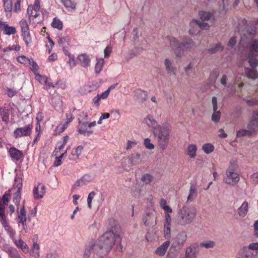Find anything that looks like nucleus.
<instances>
[{
  "label": "nucleus",
  "instance_id": "nucleus-42",
  "mask_svg": "<svg viewBox=\"0 0 258 258\" xmlns=\"http://www.w3.org/2000/svg\"><path fill=\"white\" fill-rule=\"evenodd\" d=\"M215 244V242L211 240L205 241L200 243L199 246L201 247H205L206 248H211L214 247Z\"/></svg>",
  "mask_w": 258,
  "mask_h": 258
},
{
  "label": "nucleus",
  "instance_id": "nucleus-7",
  "mask_svg": "<svg viewBox=\"0 0 258 258\" xmlns=\"http://www.w3.org/2000/svg\"><path fill=\"white\" fill-rule=\"evenodd\" d=\"M92 252L102 256L100 254V251L96 246L95 242L91 241L85 246L82 251V258H89Z\"/></svg>",
  "mask_w": 258,
  "mask_h": 258
},
{
  "label": "nucleus",
  "instance_id": "nucleus-35",
  "mask_svg": "<svg viewBox=\"0 0 258 258\" xmlns=\"http://www.w3.org/2000/svg\"><path fill=\"white\" fill-rule=\"evenodd\" d=\"M214 149L215 147L214 145L211 143L204 144L202 147V150L207 154H209L213 152Z\"/></svg>",
  "mask_w": 258,
  "mask_h": 258
},
{
  "label": "nucleus",
  "instance_id": "nucleus-49",
  "mask_svg": "<svg viewBox=\"0 0 258 258\" xmlns=\"http://www.w3.org/2000/svg\"><path fill=\"white\" fill-rule=\"evenodd\" d=\"M51 26L53 28L60 30L62 28V23L60 20L54 18L51 23Z\"/></svg>",
  "mask_w": 258,
  "mask_h": 258
},
{
  "label": "nucleus",
  "instance_id": "nucleus-37",
  "mask_svg": "<svg viewBox=\"0 0 258 258\" xmlns=\"http://www.w3.org/2000/svg\"><path fill=\"white\" fill-rule=\"evenodd\" d=\"M39 245L36 243L34 242L31 254L34 258H38L39 256Z\"/></svg>",
  "mask_w": 258,
  "mask_h": 258
},
{
  "label": "nucleus",
  "instance_id": "nucleus-33",
  "mask_svg": "<svg viewBox=\"0 0 258 258\" xmlns=\"http://www.w3.org/2000/svg\"><path fill=\"white\" fill-rule=\"evenodd\" d=\"M245 73L247 76L251 79H255L258 76V74L254 67L246 68Z\"/></svg>",
  "mask_w": 258,
  "mask_h": 258
},
{
  "label": "nucleus",
  "instance_id": "nucleus-28",
  "mask_svg": "<svg viewBox=\"0 0 258 258\" xmlns=\"http://www.w3.org/2000/svg\"><path fill=\"white\" fill-rule=\"evenodd\" d=\"M141 156L138 153H134L131 155L129 158V161L132 165H135L140 163L142 161Z\"/></svg>",
  "mask_w": 258,
  "mask_h": 258
},
{
  "label": "nucleus",
  "instance_id": "nucleus-6",
  "mask_svg": "<svg viewBox=\"0 0 258 258\" xmlns=\"http://www.w3.org/2000/svg\"><path fill=\"white\" fill-rule=\"evenodd\" d=\"M258 254L257 251H254L253 243L248 246L240 248L236 254V258H255Z\"/></svg>",
  "mask_w": 258,
  "mask_h": 258
},
{
  "label": "nucleus",
  "instance_id": "nucleus-53",
  "mask_svg": "<svg viewBox=\"0 0 258 258\" xmlns=\"http://www.w3.org/2000/svg\"><path fill=\"white\" fill-rule=\"evenodd\" d=\"M5 230L12 240L15 238L16 231L12 228L11 226L5 229Z\"/></svg>",
  "mask_w": 258,
  "mask_h": 258
},
{
  "label": "nucleus",
  "instance_id": "nucleus-27",
  "mask_svg": "<svg viewBox=\"0 0 258 258\" xmlns=\"http://www.w3.org/2000/svg\"><path fill=\"white\" fill-rule=\"evenodd\" d=\"M198 196L197 188L195 185H191L189 190L186 202L192 201Z\"/></svg>",
  "mask_w": 258,
  "mask_h": 258
},
{
  "label": "nucleus",
  "instance_id": "nucleus-26",
  "mask_svg": "<svg viewBox=\"0 0 258 258\" xmlns=\"http://www.w3.org/2000/svg\"><path fill=\"white\" fill-rule=\"evenodd\" d=\"M197 146L195 144H189L187 146L186 149L187 155L189 156L190 158H194L196 157L197 152Z\"/></svg>",
  "mask_w": 258,
  "mask_h": 258
},
{
  "label": "nucleus",
  "instance_id": "nucleus-29",
  "mask_svg": "<svg viewBox=\"0 0 258 258\" xmlns=\"http://www.w3.org/2000/svg\"><path fill=\"white\" fill-rule=\"evenodd\" d=\"M22 187V179L20 177H16L13 185V187L9 191L14 192V190H21Z\"/></svg>",
  "mask_w": 258,
  "mask_h": 258
},
{
  "label": "nucleus",
  "instance_id": "nucleus-45",
  "mask_svg": "<svg viewBox=\"0 0 258 258\" xmlns=\"http://www.w3.org/2000/svg\"><path fill=\"white\" fill-rule=\"evenodd\" d=\"M252 133L249 130L242 129L240 130L237 132V137H241L243 136H249Z\"/></svg>",
  "mask_w": 258,
  "mask_h": 258
},
{
  "label": "nucleus",
  "instance_id": "nucleus-52",
  "mask_svg": "<svg viewBox=\"0 0 258 258\" xmlns=\"http://www.w3.org/2000/svg\"><path fill=\"white\" fill-rule=\"evenodd\" d=\"M144 146L149 150H153L155 148V146L151 143V141L149 138H146L144 142Z\"/></svg>",
  "mask_w": 258,
  "mask_h": 258
},
{
  "label": "nucleus",
  "instance_id": "nucleus-4",
  "mask_svg": "<svg viewBox=\"0 0 258 258\" xmlns=\"http://www.w3.org/2000/svg\"><path fill=\"white\" fill-rule=\"evenodd\" d=\"M171 127L168 123L161 124L155 128L153 135L156 139L157 146L160 149H166L169 143Z\"/></svg>",
  "mask_w": 258,
  "mask_h": 258
},
{
  "label": "nucleus",
  "instance_id": "nucleus-5",
  "mask_svg": "<svg viewBox=\"0 0 258 258\" xmlns=\"http://www.w3.org/2000/svg\"><path fill=\"white\" fill-rule=\"evenodd\" d=\"M240 180L239 175L236 171L235 166L230 164L226 171L224 181L226 184L234 185L237 184Z\"/></svg>",
  "mask_w": 258,
  "mask_h": 258
},
{
  "label": "nucleus",
  "instance_id": "nucleus-18",
  "mask_svg": "<svg viewBox=\"0 0 258 258\" xmlns=\"http://www.w3.org/2000/svg\"><path fill=\"white\" fill-rule=\"evenodd\" d=\"M31 70L34 74L35 76V78L36 80H37L41 84H44L45 79H46L47 77L40 74L41 72L39 66H32ZM41 73H42L41 72Z\"/></svg>",
  "mask_w": 258,
  "mask_h": 258
},
{
  "label": "nucleus",
  "instance_id": "nucleus-8",
  "mask_svg": "<svg viewBox=\"0 0 258 258\" xmlns=\"http://www.w3.org/2000/svg\"><path fill=\"white\" fill-rule=\"evenodd\" d=\"M190 29L189 30V33L190 34H195L198 32L199 28L207 30L209 28V25L206 22H201L199 20L193 19L189 23Z\"/></svg>",
  "mask_w": 258,
  "mask_h": 258
},
{
  "label": "nucleus",
  "instance_id": "nucleus-16",
  "mask_svg": "<svg viewBox=\"0 0 258 258\" xmlns=\"http://www.w3.org/2000/svg\"><path fill=\"white\" fill-rule=\"evenodd\" d=\"M198 244L197 243L191 245L185 250L186 258H195L199 252Z\"/></svg>",
  "mask_w": 258,
  "mask_h": 258
},
{
  "label": "nucleus",
  "instance_id": "nucleus-10",
  "mask_svg": "<svg viewBox=\"0 0 258 258\" xmlns=\"http://www.w3.org/2000/svg\"><path fill=\"white\" fill-rule=\"evenodd\" d=\"M22 36L26 44L28 45L31 42V38L29 32V26L26 20L22 19L20 21Z\"/></svg>",
  "mask_w": 258,
  "mask_h": 258
},
{
  "label": "nucleus",
  "instance_id": "nucleus-15",
  "mask_svg": "<svg viewBox=\"0 0 258 258\" xmlns=\"http://www.w3.org/2000/svg\"><path fill=\"white\" fill-rule=\"evenodd\" d=\"M247 128L249 129L252 133L258 130V113L253 112L251 119L247 124Z\"/></svg>",
  "mask_w": 258,
  "mask_h": 258
},
{
  "label": "nucleus",
  "instance_id": "nucleus-9",
  "mask_svg": "<svg viewBox=\"0 0 258 258\" xmlns=\"http://www.w3.org/2000/svg\"><path fill=\"white\" fill-rule=\"evenodd\" d=\"M32 128V124H29L23 127H18L14 131L13 136L15 138H19L24 136H29L31 134Z\"/></svg>",
  "mask_w": 258,
  "mask_h": 258
},
{
  "label": "nucleus",
  "instance_id": "nucleus-34",
  "mask_svg": "<svg viewBox=\"0 0 258 258\" xmlns=\"http://www.w3.org/2000/svg\"><path fill=\"white\" fill-rule=\"evenodd\" d=\"M88 123H83L79 127L78 131L81 134L89 136L92 133V131L87 130Z\"/></svg>",
  "mask_w": 258,
  "mask_h": 258
},
{
  "label": "nucleus",
  "instance_id": "nucleus-62",
  "mask_svg": "<svg viewBox=\"0 0 258 258\" xmlns=\"http://www.w3.org/2000/svg\"><path fill=\"white\" fill-rule=\"evenodd\" d=\"M246 102L249 106H253L258 104V99L253 98L250 99L246 100Z\"/></svg>",
  "mask_w": 258,
  "mask_h": 258
},
{
  "label": "nucleus",
  "instance_id": "nucleus-17",
  "mask_svg": "<svg viewBox=\"0 0 258 258\" xmlns=\"http://www.w3.org/2000/svg\"><path fill=\"white\" fill-rule=\"evenodd\" d=\"M134 99L139 102H143L147 98V92L140 89H136L134 92Z\"/></svg>",
  "mask_w": 258,
  "mask_h": 258
},
{
  "label": "nucleus",
  "instance_id": "nucleus-36",
  "mask_svg": "<svg viewBox=\"0 0 258 258\" xmlns=\"http://www.w3.org/2000/svg\"><path fill=\"white\" fill-rule=\"evenodd\" d=\"M4 1V8L5 11L7 13V15L10 14L12 10V1L11 0H3Z\"/></svg>",
  "mask_w": 258,
  "mask_h": 258
},
{
  "label": "nucleus",
  "instance_id": "nucleus-22",
  "mask_svg": "<svg viewBox=\"0 0 258 258\" xmlns=\"http://www.w3.org/2000/svg\"><path fill=\"white\" fill-rule=\"evenodd\" d=\"M154 210L152 208H150L149 210H146V215L143 219L144 223L145 225H148L151 223L154 220Z\"/></svg>",
  "mask_w": 258,
  "mask_h": 258
},
{
  "label": "nucleus",
  "instance_id": "nucleus-46",
  "mask_svg": "<svg viewBox=\"0 0 258 258\" xmlns=\"http://www.w3.org/2000/svg\"><path fill=\"white\" fill-rule=\"evenodd\" d=\"M223 48V46H222L220 43H217L215 45H212L209 49V51L211 53H215L219 50H222Z\"/></svg>",
  "mask_w": 258,
  "mask_h": 258
},
{
  "label": "nucleus",
  "instance_id": "nucleus-63",
  "mask_svg": "<svg viewBox=\"0 0 258 258\" xmlns=\"http://www.w3.org/2000/svg\"><path fill=\"white\" fill-rule=\"evenodd\" d=\"M100 100H101V98L99 95V94H98L96 96H95L93 98L92 103L94 104V105L95 106L98 107L100 105Z\"/></svg>",
  "mask_w": 258,
  "mask_h": 258
},
{
  "label": "nucleus",
  "instance_id": "nucleus-19",
  "mask_svg": "<svg viewBox=\"0 0 258 258\" xmlns=\"http://www.w3.org/2000/svg\"><path fill=\"white\" fill-rule=\"evenodd\" d=\"M144 122L148 127H152L153 132L155 128L161 126V125L158 123L157 121L151 114H148L146 117H145Z\"/></svg>",
  "mask_w": 258,
  "mask_h": 258
},
{
  "label": "nucleus",
  "instance_id": "nucleus-21",
  "mask_svg": "<svg viewBox=\"0 0 258 258\" xmlns=\"http://www.w3.org/2000/svg\"><path fill=\"white\" fill-rule=\"evenodd\" d=\"M83 149L84 147L82 146H79L73 149L69 156V159L71 160H76L81 154Z\"/></svg>",
  "mask_w": 258,
  "mask_h": 258
},
{
  "label": "nucleus",
  "instance_id": "nucleus-11",
  "mask_svg": "<svg viewBox=\"0 0 258 258\" xmlns=\"http://www.w3.org/2000/svg\"><path fill=\"white\" fill-rule=\"evenodd\" d=\"M40 0H35L33 5L29 6L27 14L30 20L37 18L40 15Z\"/></svg>",
  "mask_w": 258,
  "mask_h": 258
},
{
  "label": "nucleus",
  "instance_id": "nucleus-47",
  "mask_svg": "<svg viewBox=\"0 0 258 258\" xmlns=\"http://www.w3.org/2000/svg\"><path fill=\"white\" fill-rule=\"evenodd\" d=\"M249 50L251 53L258 52V40H252Z\"/></svg>",
  "mask_w": 258,
  "mask_h": 258
},
{
  "label": "nucleus",
  "instance_id": "nucleus-51",
  "mask_svg": "<svg viewBox=\"0 0 258 258\" xmlns=\"http://www.w3.org/2000/svg\"><path fill=\"white\" fill-rule=\"evenodd\" d=\"M21 46L18 44H14L11 46H9L4 49V52L10 51L12 50H15L16 51H19L20 50Z\"/></svg>",
  "mask_w": 258,
  "mask_h": 258
},
{
  "label": "nucleus",
  "instance_id": "nucleus-59",
  "mask_svg": "<svg viewBox=\"0 0 258 258\" xmlns=\"http://www.w3.org/2000/svg\"><path fill=\"white\" fill-rule=\"evenodd\" d=\"M0 222L1 223L2 225H3V227L6 229L7 227L10 226L9 223L8 222L6 218L5 217V215L0 216Z\"/></svg>",
  "mask_w": 258,
  "mask_h": 258
},
{
  "label": "nucleus",
  "instance_id": "nucleus-1",
  "mask_svg": "<svg viewBox=\"0 0 258 258\" xmlns=\"http://www.w3.org/2000/svg\"><path fill=\"white\" fill-rule=\"evenodd\" d=\"M108 231L103 234L98 241H95L98 247L100 254H107L115 242L121 241V229L118 224L112 221V225L108 226Z\"/></svg>",
  "mask_w": 258,
  "mask_h": 258
},
{
  "label": "nucleus",
  "instance_id": "nucleus-23",
  "mask_svg": "<svg viewBox=\"0 0 258 258\" xmlns=\"http://www.w3.org/2000/svg\"><path fill=\"white\" fill-rule=\"evenodd\" d=\"M9 152L11 157L16 161L19 160L23 155L21 151L14 147L10 148Z\"/></svg>",
  "mask_w": 258,
  "mask_h": 258
},
{
  "label": "nucleus",
  "instance_id": "nucleus-55",
  "mask_svg": "<svg viewBox=\"0 0 258 258\" xmlns=\"http://www.w3.org/2000/svg\"><path fill=\"white\" fill-rule=\"evenodd\" d=\"M51 103L56 106H59L61 105V101L60 97L58 95L54 96L51 99Z\"/></svg>",
  "mask_w": 258,
  "mask_h": 258
},
{
  "label": "nucleus",
  "instance_id": "nucleus-56",
  "mask_svg": "<svg viewBox=\"0 0 258 258\" xmlns=\"http://www.w3.org/2000/svg\"><path fill=\"white\" fill-rule=\"evenodd\" d=\"M95 195H96V193L94 191H92L88 195V197L87 198V204H88V207L90 209H91L92 207L91 203H92V200L94 199Z\"/></svg>",
  "mask_w": 258,
  "mask_h": 258
},
{
  "label": "nucleus",
  "instance_id": "nucleus-24",
  "mask_svg": "<svg viewBox=\"0 0 258 258\" xmlns=\"http://www.w3.org/2000/svg\"><path fill=\"white\" fill-rule=\"evenodd\" d=\"M248 203L244 201L237 209V213L239 217H244L248 211Z\"/></svg>",
  "mask_w": 258,
  "mask_h": 258
},
{
  "label": "nucleus",
  "instance_id": "nucleus-57",
  "mask_svg": "<svg viewBox=\"0 0 258 258\" xmlns=\"http://www.w3.org/2000/svg\"><path fill=\"white\" fill-rule=\"evenodd\" d=\"M1 115L2 116V120L5 122H8L9 120V113L8 111L3 110V111L0 110Z\"/></svg>",
  "mask_w": 258,
  "mask_h": 258
},
{
  "label": "nucleus",
  "instance_id": "nucleus-60",
  "mask_svg": "<svg viewBox=\"0 0 258 258\" xmlns=\"http://www.w3.org/2000/svg\"><path fill=\"white\" fill-rule=\"evenodd\" d=\"M143 50V48L142 47H136L134 50L132 51L130 53V55H131L130 57H133L134 55H136L140 54Z\"/></svg>",
  "mask_w": 258,
  "mask_h": 258
},
{
  "label": "nucleus",
  "instance_id": "nucleus-48",
  "mask_svg": "<svg viewBox=\"0 0 258 258\" xmlns=\"http://www.w3.org/2000/svg\"><path fill=\"white\" fill-rule=\"evenodd\" d=\"M186 234L185 232H182L178 234L177 239L179 244H182L186 240Z\"/></svg>",
  "mask_w": 258,
  "mask_h": 258
},
{
  "label": "nucleus",
  "instance_id": "nucleus-44",
  "mask_svg": "<svg viewBox=\"0 0 258 258\" xmlns=\"http://www.w3.org/2000/svg\"><path fill=\"white\" fill-rule=\"evenodd\" d=\"M67 156V151H64V152L59 156H56V158L55 161L53 163L54 166H58L61 164V159Z\"/></svg>",
  "mask_w": 258,
  "mask_h": 258
},
{
  "label": "nucleus",
  "instance_id": "nucleus-41",
  "mask_svg": "<svg viewBox=\"0 0 258 258\" xmlns=\"http://www.w3.org/2000/svg\"><path fill=\"white\" fill-rule=\"evenodd\" d=\"M153 179L154 177L149 173L144 174L141 177V180L147 184L150 183Z\"/></svg>",
  "mask_w": 258,
  "mask_h": 258
},
{
  "label": "nucleus",
  "instance_id": "nucleus-38",
  "mask_svg": "<svg viewBox=\"0 0 258 258\" xmlns=\"http://www.w3.org/2000/svg\"><path fill=\"white\" fill-rule=\"evenodd\" d=\"M92 180V178L89 175H85L81 179L78 180L76 184L78 186L82 185L85 184L87 183L90 182Z\"/></svg>",
  "mask_w": 258,
  "mask_h": 258
},
{
  "label": "nucleus",
  "instance_id": "nucleus-13",
  "mask_svg": "<svg viewBox=\"0 0 258 258\" xmlns=\"http://www.w3.org/2000/svg\"><path fill=\"white\" fill-rule=\"evenodd\" d=\"M33 193L35 199L38 200L42 198L45 193V186L41 183H38L36 186L34 187Z\"/></svg>",
  "mask_w": 258,
  "mask_h": 258
},
{
  "label": "nucleus",
  "instance_id": "nucleus-2",
  "mask_svg": "<svg viewBox=\"0 0 258 258\" xmlns=\"http://www.w3.org/2000/svg\"><path fill=\"white\" fill-rule=\"evenodd\" d=\"M168 40L171 47L175 51V57H173L171 59L166 58L164 61L166 65L177 63L178 61L176 59L183 55L184 51L188 50L195 46L194 42L191 39L187 37L180 38L181 42L174 37H168Z\"/></svg>",
  "mask_w": 258,
  "mask_h": 258
},
{
  "label": "nucleus",
  "instance_id": "nucleus-40",
  "mask_svg": "<svg viewBox=\"0 0 258 258\" xmlns=\"http://www.w3.org/2000/svg\"><path fill=\"white\" fill-rule=\"evenodd\" d=\"M65 146L66 144H63V143L60 142V141L57 142L55 150L53 153V155L57 156L58 153H60L61 152H63V149Z\"/></svg>",
  "mask_w": 258,
  "mask_h": 258
},
{
  "label": "nucleus",
  "instance_id": "nucleus-54",
  "mask_svg": "<svg viewBox=\"0 0 258 258\" xmlns=\"http://www.w3.org/2000/svg\"><path fill=\"white\" fill-rule=\"evenodd\" d=\"M221 116V112L220 111L215 110L212 115V119L213 121L217 122L219 121Z\"/></svg>",
  "mask_w": 258,
  "mask_h": 258
},
{
  "label": "nucleus",
  "instance_id": "nucleus-12",
  "mask_svg": "<svg viewBox=\"0 0 258 258\" xmlns=\"http://www.w3.org/2000/svg\"><path fill=\"white\" fill-rule=\"evenodd\" d=\"M101 84V82L100 81H95L93 82L91 84L85 85L80 89L79 92L82 94H86L96 90L100 87Z\"/></svg>",
  "mask_w": 258,
  "mask_h": 258
},
{
  "label": "nucleus",
  "instance_id": "nucleus-30",
  "mask_svg": "<svg viewBox=\"0 0 258 258\" xmlns=\"http://www.w3.org/2000/svg\"><path fill=\"white\" fill-rule=\"evenodd\" d=\"M61 3L69 12H72L76 10V4L71 0H64Z\"/></svg>",
  "mask_w": 258,
  "mask_h": 258
},
{
  "label": "nucleus",
  "instance_id": "nucleus-31",
  "mask_svg": "<svg viewBox=\"0 0 258 258\" xmlns=\"http://www.w3.org/2000/svg\"><path fill=\"white\" fill-rule=\"evenodd\" d=\"M78 62L83 64H88L90 62L89 56L86 53L79 55L77 57Z\"/></svg>",
  "mask_w": 258,
  "mask_h": 258
},
{
  "label": "nucleus",
  "instance_id": "nucleus-58",
  "mask_svg": "<svg viewBox=\"0 0 258 258\" xmlns=\"http://www.w3.org/2000/svg\"><path fill=\"white\" fill-rule=\"evenodd\" d=\"M11 198V194L9 193H5L3 196L1 200H2V203L5 205H7L10 201V199Z\"/></svg>",
  "mask_w": 258,
  "mask_h": 258
},
{
  "label": "nucleus",
  "instance_id": "nucleus-50",
  "mask_svg": "<svg viewBox=\"0 0 258 258\" xmlns=\"http://www.w3.org/2000/svg\"><path fill=\"white\" fill-rule=\"evenodd\" d=\"M164 237L169 239L171 237V224H164Z\"/></svg>",
  "mask_w": 258,
  "mask_h": 258
},
{
  "label": "nucleus",
  "instance_id": "nucleus-61",
  "mask_svg": "<svg viewBox=\"0 0 258 258\" xmlns=\"http://www.w3.org/2000/svg\"><path fill=\"white\" fill-rule=\"evenodd\" d=\"M248 62L249 63V64H257L258 61L255 58L254 56H253L252 54L249 55L248 56Z\"/></svg>",
  "mask_w": 258,
  "mask_h": 258
},
{
  "label": "nucleus",
  "instance_id": "nucleus-3",
  "mask_svg": "<svg viewBox=\"0 0 258 258\" xmlns=\"http://www.w3.org/2000/svg\"><path fill=\"white\" fill-rule=\"evenodd\" d=\"M196 215L197 211L195 208L184 206L177 211L174 222L178 225L185 226L195 220Z\"/></svg>",
  "mask_w": 258,
  "mask_h": 258
},
{
  "label": "nucleus",
  "instance_id": "nucleus-20",
  "mask_svg": "<svg viewBox=\"0 0 258 258\" xmlns=\"http://www.w3.org/2000/svg\"><path fill=\"white\" fill-rule=\"evenodd\" d=\"M169 241H166L163 243L156 249L155 251V254L160 256H163L166 252V251L169 246Z\"/></svg>",
  "mask_w": 258,
  "mask_h": 258
},
{
  "label": "nucleus",
  "instance_id": "nucleus-25",
  "mask_svg": "<svg viewBox=\"0 0 258 258\" xmlns=\"http://www.w3.org/2000/svg\"><path fill=\"white\" fill-rule=\"evenodd\" d=\"M15 244L19 248H21L23 252L27 253L29 251V248L27 244L21 239L19 238L13 239Z\"/></svg>",
  "mask_w": 258,
  "mask_h": 258
},
{
  "label": "nucleus",
  "instance_id": "nucleus-14",
  "mask_svg": "<svg viewBox=\"0 0 258 258\" xmlns=\"http://www.w3.org/2000/svg\"><path fill=\"white\" fill-rule=\"evenodd\" d=\"M0 30L5 35L14 34L16 32V28L13 26H9L6 22L0 21Z\"/></svg>",
  "mask_w": 258,
  "mask_h": 258
},
{
  "label": "nucleus",
  "instance_id": "nucleus-39",
  "mask_svg": "<svg viewBox=\"0 0 258 258\" xmlns=\"http://www.w3.org/2000/svg\"><path fill=\"white\" fill-rule=\"evenodd\" d=\"M199 16L200 18L203 21H208L213 18L212 14L210 12L201 11L199 12Z\"/></svg>",
  "mask_w": 258,
  "mask_h": 258
},
{
  "label": "nucleus",
  "instance_id": "nucleus-64",
  "mask_svg": "<svg viewBox=\"0 0 258 258\" xmlns=\"http://www.w3.org/2000/svg\"><path fill=\"white\" fill-rule=\"evenodd\" d=\"M67 124H63L58 125L55 130V131L58 133H62L64 131V130L67 127Z\"/></svg>",
  "mask_w": 258,
  "mask_h": 258
},
{
  "label": "nucleus",
  "instance_id": "nucleus-32",
  "mask_svg": "<svg viewBox=\"0 0 258 258\" xmlns=\"http://www.w3.org/2000/svg\"><path fill=\"white\" fill-rule=\"evenodd\" d=\"M17 60L19 63L23 64H36V63L33 59L27 58L24 55L18 57Z\"/></svg>",
  "mask_w": 258,
  "mask_h": 258
},
{
  "label": "nucleus",
  "instance_id": "nucleus-43",
  "mask_svg": "<svg viewBox=\"0 0 258 258\" xmlns=\"http://www.w3.org/2000/svg\"><path fill=\"white\" fill-rule=\"evenodd\" d=\"M13 192L14 193V196H13V202L16 205H18L19 204V202L21 200V190H15Z\"/></svg>",
  "mask_w": 258,
  "mask_h": 258
}]
</instances>
